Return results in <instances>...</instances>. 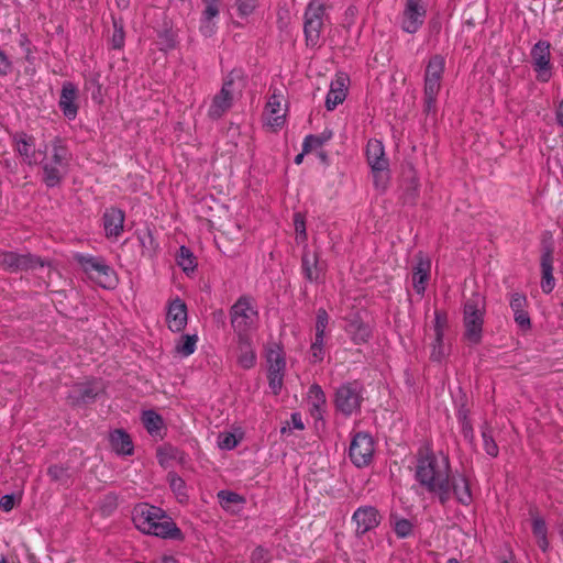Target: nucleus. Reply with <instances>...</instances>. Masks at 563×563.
<instances>
[{"mask_svg":"<svg viewBox=\"0 0 563 563\" xmlns=\"http://www.w3.org/2000/svg\"><path fill=\"white\" fill-rule=\"evenodd\" d=\"M442 79L423 78V113L435 114L438 96L441 90Z\"/></svg>","mask_w":563,"mask_h":563,"instance_id":"c85d7f7f","label":"nucleus"},{"mask_svg":"<svg viewBox=\"0 0 563 563\" xmlns=\"http://www.w3.org/2000/svg\"><path fill=\"white\" fill-rule=\"evenodd\" d=\"M176 263L187 275L194 273L198 265L197 257L194 255L192 251L186 245H181L178 249L176 254Z\"/></svg>","mask_w":563,"mask_h":563,"instance_id":"e433bc0d","label":"nucleus"},{"mask_svg":"<svg viewBox=\"0 0 563 563\" xmlns=\"http://www.w3.org/2000/svg\"><path fill=\"white\" fill-rule=\"evenodd\" d=\"M239 444V440L233 433H222L219 437V446L223 450H232Z\"/></svg>","mask_w":563,"mask_h":563,"instance_id":"052dcab7","label":"nucleus"},{"mask_svg":"<svg viewBox=\"0 0 563 563\" xmlns=\"http://www.w3.org/2000/svg\"><path fill=\"white\" fill-rule=\"evenodd\" d=\"M79 89L73 81H64L60 89L58 99V108L63 115L73 121L78 115L79 111Z\"/></svg>","mask_w":563,"mask_h":563,"instance_id":"aec40b11","label":"nucleus"},{"mask_svg":"<svg viewBox=\"0 0 563 563\" xmlns=\"http://www.w3.org/2000/svg\"><path fill=\"white\" fill-rule=\"evenodd\" d=\"M112 35L109 37V47L111 49L121 51L125 45L124 20L122 16L111 14Z\"/></svg>","mask_w":563,"mask_h":563,"instance_id":"f704fd0d","label":"nucleus"},{"mask_svg":"<svg viewBox=\"0 0 563 563\" xmlns=\"http://www.w3.org/2000/svg\"><path fill=\"white\" fill-rule=\"evenodd\" d=\"M415 260L416 264L412 267V287L418 295L422 296L430 279L431 260L422 251H419L415 255Z\"/></svg>","mask_w":563,"mask_h":563,"instance_id":"412c9836","label":"nucleus"},{"mask_svg":"<svg viewBox=\"0 0 563 563\" xmlns=\"http://www.w3.org/2000/svg\"><path fill=\"white\" fill-rule=\"evenodd\" d=\"M366 161L371 169L383 170L389 167V161L386 157L384 144L382 141L371 139L366 145Z\"/></svg>","mask_w":563,"mask_h":563,"instance_id":"a878e982","label":"nucleus"},{"mask_svg":"<svg viewBox=\"0 0 563 563\" xmlns=\"http://www.w3.org/2000/svg\"><path fill=\"white\" fill-rule=\"evenodd\" d=\"M529 514L532 519V533L537 538V544L542 552H547L550 543L545 520L539 516L537 508H530Z\"/></svg>","mask_w":563,"mask_h":563,"instance_id":"2f4dec72","label":"nucleus"},{"mask_svg":"<svg viewBox=\"0 0 563 563\" xmlns=\"http://www.w3.org/2000/svg\"><path fill=\"white\" fill-rule=\"evenodd\" d=\"M260 0H235L239 16L246 18L254 13Z\"/></svg>","mask_w":563,"mask_h":563,"instance_id":"603ef678","label":"nucleus"},{"mask_svg":"<svg viewBox=\"0 0 563 563\" xmlns=\"http://www.w3.org/2000/svg\"><path fill=\"white\" fill-rule=\"evenodd\" d=\"M349 77L344 74L336 75L335 79L331 82L330 88H334L338 91L347 92Z\"/></svg>","mask_w":563,"mask_h":563,"instance_id":"e2e57ef3","label":"nucleus"},{"mask_svg":"<svg viewBox=\"0 0 563 563\" xmlns=\"http://www.w3.org/2000/svg\"><path fill=\"white\" fill-rule=\"evenodd\" d=\"M15 151L22 157L23 163L29 166L36 165L35 137L25 132H16L12 136Z\"/></svg>","mask_w":563,"mask_h":563,"instance_id":"5701e85b","label":"nucleus"},{"mask_svg":"<svg viewBox=\"0 0 563 563\" xmlns=\"http://www.w3.org/2000/svg\"><path fill=\"white\" fill-rule=\"evenodd\" d=\"M310 397L313 399L310 413L314 419H322L325 408V395L321 386L313 384L309 388Z\"/></svg>","mask_w":563,"mask_h":563,"instance_id":"4c0bfd02","label":"nucleus"},{"mask_svg":"<svg viewBox=\"0 0 563 563\" xmlns=\"http://www.w3.org/2000/svg\"><path fill=\"white\" fill-rule=\"evenodd\" d=\"M198 336L196 334H184L176 344V352L181 356H189L196 351Z\"/></svg>","mask_w":563,"mask_h":563,"instance_id":"de8ad7c7","label":"nucleus"},{"mask_svg":"<svg viewBox=\"0 0 563 563\" xmlns=\"http://www.w3.org/2000/svg\"><path fill=\"white\" fill-rule=\"evenodd\" d=\"M446 355L444 346H433L430 358L434 362H441Z\"/></svg>","mask_w":563,"mask_h":563,"instance_id":"774afa93","label":"nucleus"},{"mask_svg":"<svg viewBox=\"0 0 563 563\" xmlns=\"http://www.w3.org/2000/svg\"><path fill=\"white\" fill-rule=\"evenodd\" d=\"M355 523L354 534L357 539L375 530L382 522V515L375 506L365 505L355 509L351 518Z\"/></svg>","mask_w":563,"mask_h":563,"instance_id":"dca6fc26","label":"nucleus"},{"mask_svg":"<svg viewBox=\"0 0 563 563\" xmlns=\"http://www.w3.org/2000/svg\"><path fill=\"white\" fill-rule=\"evenodd\" d=\"M375 452V442L367 432H357L352 438L349 448V457L358 468L366 467L373 461Z\"/></svg>","mask_w":563,"mask_h":563,"instance_id":"ddd939ff","label":"nucleus"},{"mask_svg":"<svg viewBox=\"0 0 563 563\" xmlns=\"http://www.w3.org/2000/svg\"><path fill=\"white\" fill-rule=\"evenodd\" d=\"M531 65L539 82H549L554 74V65L551 60V43L539 40L530 51Z\"/></svg>","mask_w":563,"mask_h":563,"instance_id":"9d476101","label":"nucleus"},{"mask_svg":"<svg viewBox=\"0 0 563 563\" xmlns=\"http://www.w3.org/2000/svg\"><path fill=\"white\" fill-rule=\"evenodd\" d=\"M233 104V96L219 91L211 101L208 115L212 120L220 119Z\"/></svg>","mask_w":563,"mask_h":563,"instance_id":"473e14b6","label":"nucleus"},{"mask_svg":"<svg viewBox=\"0 0 563 563\" xmlns=\"http://www.w3.org/2000/svg\"><path fill=\"white\" fill-rule=\"evenodd\" d=\"M166 319H167L168 328L173 332H179L183 329H185V327L187 324V306H186V303L179 298H176L175 300H173L168 306Z\"/></svg>","mask_w":563,"mask_h":563,"instance_id":"cd10ccee","label":"nucleus"},{"mask_svg":"<svg viewBox=\"0 0 563 563\" xmlns=\"http://www.w3.org/2000/svg\"><path fill=\"white\" fill-rule=\"evenodd\" d=\"M329 319H330V317L324 308H319L317 310L316 324H314L316 334L314 335L325 338V329L328 327Z\"/></svg>","mask_w":563,"mask_h":563,"instance_id":"864d4df0","label":"nucleus"},{"mask_svg":"<svg viewBox=\"0 0 563 563\" xmlns=\"http://www.w3.org/2000/svg\"><path fill=\"white\" fill-rule=\"evenodd\" d=\"M102 391L101 384L96 379H90L75 384L69 389L66 399L71 407H82L93 404Z\"/></svg>","mask_w":563,"mask_h":563,"instance_id":"4468645a","label":"nucleus"},{"mask_svg":"<svg viewBox=\"0 0 563 563\" xmlns=\"http://www.w3.org/2000/svg\"><path fill=\"white\" fill-rule=\"evenodd\" d=\"M240 355L238 356L239 365L244 369H250L256 364V354L251 345L250 336H246V342L238 340Z\"/></svg>","mask_w":563,"mask_h":563,"instance_id":"58836bf2","label":"nucleus"},{"mask_svg":"<svg viewBox=\"0 0 563 563\" xmlns=\"http://www.w3.org/2000/svg\"><path fill=\"white\" fill-rule=\"evenodd\" d=\"M132 520L136 529L144 534L164 540L184 541L185 534L173 518L161 507L140 503L132 510Z\"/></svg>","mask_w":563,"mask_h":563,"instance_id":"f03ea898","label":"nucleus"},{"mask_svg":"<svg viewBox=\"0 0 563 563\" xmlns=\"http://www.w3.org/2000/svg\"><path fill=\"white\" fill-rule=\"evenodd\" d=\"M137 239L143 247V254H147L151 257L156 255L159 244L150 229H146L142 234H139Z\"/></svg>","mask_w":563,"mask_h":563,"instance_id":"a18cd8bd","label":"nucleus"},{"mask_svg":"<svg viewBox=\"0 0 563 563\" xmlns=\"http://www.w3.org/2000/svg\"><path fill=\"white\" fill-rule=\"evenodd\" d=\"M46 262L32 253H18L14 251H0V267L9 273L34 271L42 268Z\"/></svg>","mask_w":563,"mask_h":563,"instance_id":"f8f14e48","label":"nucleus"},{"mask_svg":"<svg viewBox=\"0 0 563 563\" xmlns=\"http://www.w3.org/2000/svg\"><path fill=\"white\" fill-rule=\"evenodd\" d=\"M365 386L360 379L342 383L334 391L335 410L344 417L360 413L364 401Z\"/></svg>","mask_w":563,"mask_h":563,"instance_id":"423d86ee","label":"nucleus"},{"mask_svg":"<svg viewBox=\"0 0 563 563\" xmlns=\"http://www.w3.org/2000/svg\"><path fill=\"white\" fill-rule=\"evenodd\" d=\"M389 522L398 539H406L413 534V523L397 512H390Z\"/></svg>","mask_w":563,"mask_h":563,"instance_id":"c9c22d12","label":"nucleus"},{"mask_svg":"<svg viewBox=\"0 0 563 563\" xmlns=\"http://www.w3.org/2000/svg\"><path fill=\"white\" fill-rule=\"evenodd\" d=\"M234 90V70L231 71L223 80L222 87L220 89L221 92H227V95L233 96Z\"/></svg>","mask_w":563,"mask_h":563,"instance_id":"338daca9","label":"nucleus"},{"mask_svg":"<svg viewBox=\"0 0 563 563\" xmlns=\"http://www.w3.org/2000/svg\"><path fill=\"white\" fill-rule=\"evenodd\" d=\"M282 93L275 89L269 96L264 114L266 115V125L273 132L280 130L286 123V113H282Z\"/></svg>","mask_w":563,"mask_h":563,"instance_id":"4be33fe9","label":"nucleus"},{"mask_svg":"<svg viewBox=\"0 0 563 563\" xmlns=\"http://www.w3.org/2000/svg\"><path fill=\"white\" fill-rule=\"evenodd\" d=\"M493 433V427L487 421H484L481 426L484 450L490 457H497L499 454V448L494 439Z\"/></svg>","mask_w":563,"mask_h":563,"instance_id":"79ce46f5","label":"nucleus"},{"mask_svg":"<svg viewBox=\"0 0 563 563\" xmlns=\"http://www.w3.org/2000/svg\"><path fill=\"white\" fill-rule=\"evenodd\" d=\"M267 379L274 395H279L286 372V355L282 343L272 342L266 346Z\"/></svg>","mask_w":563,"mask_h":563,"instance_id":"6e6552de","label":"nucleus"},{"mask_svg":"<svg viewBox=\"0 0 563 563\" xmlns=\"http://www.w3.org/2000/svg\"><path fill=\"white\" fill-rule=\"evenodd\" d=\"M205 9L201 12L200 18V32L203 36L210 37L216 30V25L212 22L220 13L219 3H203Z\"/></svg>","mask_w":563,"mask_h":563,"instance_id":"72a5a7b5","label":"nucleus"},{"mask_svg":"<svg viewBox=\"0 0 563 563\" xmlns=\"http://www.w3.org/2000/svg\"><path fill=\"white\" fill-rule=\"evenodd\" d=\"M12 62L4 51L0 48V77H5L12 71Z\"/></svg>","mask_w":563,"mask_h":563,"instance_id":"680f3d73","label":"nucleus"},{"mask_svg":"<svg viewBox=\"0 0 563 563\" xmlns=\"http://www.w3.org/2000/svg\"><path fill=\"white\" fill-rule=\"evenodd\" d=\"M294 227L297 234V239L300 241H306L308 239L306 231V217L301 212H296L294 214Z\"/></svg>","mask_w":563,"mask_h":563,"instance_id":"13d9d810","label":"nucleus"},{"mask_svg":"<svg viewBox=\"0 0 563 563\" xmlns=\"http://www.w3.org/2000/svg\"><path fill=\"white\" fill-rule=\"evenodd\" d=\"M310 353L313 363L322 362L324 358V336L314 335V340L310 345Z\"/></svg>","mask_w":563,"mask_h":563,"instance_id":"3c124183","label":"nucleus"},{"mask_svg":"<svg viewBox=\"0 0 563 563\" xmlns=\"http://www.w3.org/2000/svg\"><path fill=\"white\" fill-rule=\"evenodd\" d=\"M15 507V496L13 494H7L0 499V508L9 512Z\"/></svg>","mask_w":563,"mask_h":563,"instance_id":"69168bd1","label":"nucleus"},{"mask_svg":"<svg viewBox=\"0 0 563 563\" xmlns=\"http://www.w3.org/2000/svg\"><path fill=\"white\" fill-rule=\"evenodd\" d=\"M554 241L552 233L545 231L541 239V289L544 294H550L555 287V278L553 276V262H554Z\"/></svg>","mask_w":563,"mask_h":563,"instance_id":"9b49d317","label":"nucleus"},{"mask_svg":"<svg viewBox=\"0 0 563 563\" xmlns=\"http://www.w3.org/2000/svg\"><path fill=\"white\" fill-rule=\"evenodd\" d=\"M167 483L179 503L188 501L187 484L176 472H168Z\"/></svg>","mask_w":563,"mask_h":563,"instance_id":"ea45409f","label":"nucleus"},{"mask_svg":"<svg viewBox=\"0 0 563 563\" xmlns=\"http://www.w3.org/2000/svg\"><path fill=\"white\" fill-rule=\"evenodd\" d=\"M118 506V498L114 494H108L104 496L101 509L103 512L110 514Z\"/></svg>","mask_w":563,"mask_h":563,"instance_id":"0e129e2a","label":"nucleus"},{"mask_svg":"<svg viewBox=\"0 0 563 563\" xmlns=\"http://www.w3.org/2000/svg\"><path fill=\"white\" fill-rule=\"evenodd\" d=\"M47 475L52 482L58 483L64 486L69 485L70 474L68 467L60 464H53L47 468Z\"/></svg>","mask_w":563,"mask_h":563,"instance_id":"49530a36","label":"nucleus"},{"mask_svg":"<svg viewBox=\"0 0 563 563\" xmlns=\"http://www.w3.org/2000/svg\"><path fill=\"white\" fill-rule=\"evenodd\" d=\"M448 490V503L452 496L460 505L465 507H468L474 500L470 478L464 473L450 475Z\"/></svg>","mask_w":563,"mask_h":563,"instance_id":"a211bd4d","label":"nucleus"},{"mask_svg":"<svg viewBox=\"0 0 563 563\" xmlns=\"http://www.w3.org/2000/svg\"><path fill=\"white\" fill-rule=\"evenodd\" d=\"M125 220L124 211L117 207L106 209L102 221L106 236L108 239L118 238L123 232Z\"/></svg>","mask_w":563,"mask_h":563,"instance_id":"393cba45","label":"nucleus"},{"mask_svg":"<svg viewBox=\"0 0 563 563\" xmlns=\"http://www.w3.org/2000/svg\"><path fill=\"white\" fill-rule=\"evenodd\" d=\"M183 454L179 449L169 443H165L156 449L158 464L163 467H166L169 461L181 459Z\"/></svg>","mask_w":563,"mask_h":563,"instance_id":"c03bdc74","label":"nucleus"},{"mask_svg":"<svg viewBox=\"0 0 563 563\" xmlns=\"http://www.w3.org/2000/svg\"><path fill=\"white\" fill-rule=\"evenodd\" d=\"M448 327H449L448 312L444 310H435L434 311L433 330H434L435 336H438V340H441V338H444V331Z\"/></svg>","mask_w":563,"mask_h":563,"instance_id":"8fccbe9b","label":"nucleus"},{"mask_svg":"<svg viewBox=\"0 0 563 563\" xmlns=\"http://www.w3.org/2000/svg\"><path fill=\"white\" fill-rule=\"evenodd\" d=\"M373 174L374 186L376 189L384 191L389 183V167L383 170L371 169Z\"/></svg>","mask_w":563,"mask_h":563,"instance_id":"4d7b16f0","label":"nucleus"},{"mask_svg":"<svg viewBox=\"0 0 563 563\" xmlns=\"http://www.w3.org/2000/svg\"><path fill=\"white\" fill-rule=\"evenodd\" d=\"M271 561V554L268 550L258 545L251 554V563H268Z\"/></svg>","mask_w":563,"mask_h":563,"instance_id":"bf43d9fd","label":"nucleus"},{"mask_svg":"<svg viewBox=\"0 0 563 563\" xmlns=\"http://www.w3.org/2000/svg\"><path fill=\"white\" fill-rule=\"evenodd\" d=\"M332 136L333 132L331 130H324L318 135H307L302 142L303 153H310L312 150L323 146Z\"/></svg>","mask_w":563,"mask_h":563,"instance_id":"37998d69","label":"nucleus"},{"mask_svg":"<svg viewBox=\"0 0 563 563\" xmlns=\"http://www.w3.org/2000/svg\"><path fill=\"white\" fill-rule=\"evenodd\" d=\"M427 16L426 0H406L401 14V30L415 34L423 25Z\"/></svg>","mask_w":563,"mask_h":563,"instance_id":"2eb2a0df","label":"nucleus"},{"mask_svg":"<svg viewBox=\"0 0 563 563\" xmlns=\"http://www.w3.org/2000/svg\"><path fill=\"white\" fill-rule=\"evenodd\" d=\"M76 261L87 276L106 289H113L118 285L115 271L106 263L101 256L77 254Z\"/></svg>","mask_w":563,"mask_h":563,"instance_id":"0eeeda50","label":"nucleus"},{"mask_svg":"<svg viewBox=\"0 0 563 563\" xmlns=\"http://www.w3.org/2000/svg\"><path fill=\"white\" fill-rule=\"evenodd\" d=\"M217 496L224 509H229L231 505H243L245 503V498L242 495L232 490H220Z\"/></svg>","mask_w":563,"mask_h":563,"instance_id":"09e8293b","label":"nucleus"},{"mask_svg":"<svg viewBox=\"0 0 563 563\" xmlns=\"http://www.w3.org/2000/svg\"><path fill=\"white\" fill-rule=\"evenodd\" d=\"M346 98L344 92L338 91L334 88H330L327 98H325V108L329 111H332L336 108V106L341 104Z\"/></svg>","mask_w":563,"mask_h":563,"instance_id":"6e6d98bb","label":"nucleus"},{"mask_svg":"<svg viewBox=\"0 0 563 563\" xmlns=\"http://www.w3.org/2000/svg\"><path fill=\"white\" fill-rule=\"evenodd\" d=\"M415 459L416 482L423 490L434 496L441 506H446L449 479L452 474L449 455L439 456L430 443H424L418 449Z\"/></svg>","mask_w":563,"mask_h":563,"instance_id":"f257e3e1","label":"nucleus"},{"mask_svg":"<svg viewBox=\"0 0 563 563\" xmlns=\"http://www.w3.org/2000/svg\"><path fill=\"white\" fill-rule=\"evenodd\" d=\"M109 442L111 449L118 455H132L134 453V444L131 435L124 429H114L109 433Z\"/></svg>","mask_w":563,"mask_h":563,"instance_id":"c756f323","label":"nucleus"},{"mask_svg":"<svg viewBox=\"0 0 563 563\" xmlns=\"http://www.w3.org/2000/svg\"><path fill=\"white\" fill-rule=\"evenodd\" d=\"M509 306L514 312V320L522 332L531 330V319L527 310L528 299L526 295L514 292L510 296Z\"/></svg>","mask_w":563,"mask_h":563,"instance_id":"b1692460","label":"nucleus"},{"mask_svg":"<svg viewBox=\"0 0 563 563\" xmlns=\"http://www.w3.org/2000/svg\"><path fill=\"white\" fill-rule=\"evenodd\" d=\"M344 330L355 345L366 344L373 336L372 327L365 322L360 312L345 317Z\"/></svg>","mask_w":563,"mask_h":563,"instance_id":"6ab92c4d","label":"nucleus"},{"mask_svg":"<svg viewBox=\"0 0 563 563\" xmlns=\"http://www.w3.org/2000/svg\"><path fill=\"white\" fill-rule=\"evenodd\" d=\"M420 195V183L411 167L401 184L400 201L406 206H416Z\"/></svg>","mask_w":563,"mask_h":563,"instance_id":"bb28decb","label":"nucleus"},{"mask_svg":"<svg viewBox=\"0 0 563 563\" xmlns=\"http://www.w3.org/2000/svg\"><path fill=\"white\" fill-rule=\"evenodd\" d=\"M486 316V298L479 292H473L462 308L463 340L472 346L479 345L484 335Z\"/></svg>","mask_w":563,"mask_h":563,"instance_id":"20e7f679","label":"nucleus"},{"mask_svg":"<svg viewBox=\"0 0 563 563\" xmlns=\"http://www.w3.org/2000/svg\"><path fill=\"white\" fill-rule=\"evenodd\" d=\"M142 423L150 435L163 439L166 433V427L163 417L155 410H145L141 417Z\"/></svg>","mask_w":563,"mask_h":563,"instance_id":"7c9ffc66","label":"nucleus"},{"mask_svg":"<svg viewBox=\"0 0 563 563\" xmlns=\"http://www.w3.org/2000/svg\"><path fill=\"white\" fill-rule=\"evenodd\" d=\"M325 7L323 3L312 0L308 3L303 14V33L308 47L320 46L321 31Z\"/></svg>","mask_w":563,"mask_h":563,"instance_id":"1a4fd4ad","label":"nucleus"},{"mask_svg":"<svg viewBox=\"0 0 563 563\" xmlns=\"http://www.w3.org/2000/svg\"><path fill=\"white\" fill-rule=\"evenodd\" d=\"M445 70V58L440 54L432 55L424 69L423 78L442 79Z\"/></svg>","mask_w":563,"mask_h":563,"instance_id":"a19ab883","label":"nucleus"},{"mask_svg":"<svg viewBox=\"0 0 563 563\" xmlns=\"http://www.w3.org/2000/svg\"><path fill=\"white\" fill-rule=\"evenodd\" d=\"M231 327L239 341L246 342L250 331L258 318L254 297L241 295L229 310Z\"/></svg>","mask_w":563,"mask_h":563,"instance_id":"39448f33","label":"nucleus"},{"mask_svg":"<svg viewBox=\"0 0 563 563\" xmlns=\"http://www.w3.org/2000/svg\"><path fill=\"white\" fill-rule=\"evenodd\" d=\"M460 427H461V433L465 441L475 449L476 442H475V433L474 428L471 421V418L465 420H457Z\"/></svg>","mask_w":563,"mask_h":563,"instance_id":"5fc2aeb1","label":"nucleus"},{"mask_svg":"<svg viewBox=\"0 0 563 563\" xmlns=\"http://www.w3.org/2000/svg\"><path fill=\"white\" fill-rule=\"evenodd\" d=\"M300 268L307 282L317 285L324 283L327 264L320 261L318 251L310 252L307 246L303 247Z\"/></svg>","mask_w":563,"mask_h":563,"instance_id":"f3484780","label":"nucleus"},{"mask_svg":"<svg viewBox=\"0 0 563 563\" xmlns=\"http://www.w3.org/2000/svg\"><path fill=\"white\" fill-rule=\"evenodd\" d=\"M38 153L45 154L40 162L42 183L47 188L59 187L69 172L71 161V153L66 142L62 137L55 136L51 142V155H47L45 151H38Z\"/></svg>","mask_w":563,"mask_h":563,"instance_id":"7ed1b4c3","label":"nucleus"}]
</instances>
